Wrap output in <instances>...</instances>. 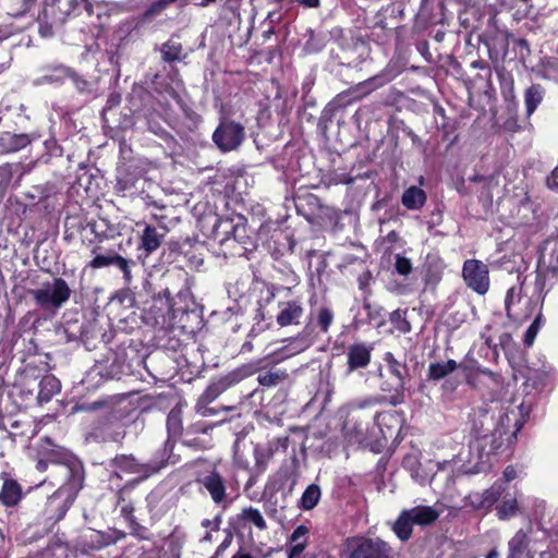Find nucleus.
Segmentation results:
<instances>
[{"instance_id": "26", "label": "nucleus", "mask_w": 558, "mask_h": 558, "mask_svg": "<svg viewBox=\"0 0 558 558\" xmlns=\"http://www.w3.org/2000/svg\"><path fill=\"white\" fill-rule=\"evenodd\" d=\"M425 202L426 194L417 186H410L403 192L401 197L402 205L410 210H417L422 208Z\"/></svg>"}, {"instance_id": "30", "label": "nucleus", "mask_w": 558, "mask_h": 558, "mask_svg": "<svg viewBox=\"0 0 558 558\" xmlns=\"http://www.w3.org/2000/svg\"><path fill=\"white\" fill-rule=\"evenodd\" d=\"M544 89L541 85H532L524 93V101L526 105L527 114H532L537 106L542 102Z\"/></svg>"}, {"instance_id": "43", "label": "nucleus", "mask_w": 558, "mask_h": 558, "mask_svg": "<svg viewBox=\"0 0 558 558\" xmlns=\"http://www.w3.org/2000/svg\"><path fill=\"white\" fill-rule=\"evenodd\" d=\"M271 453L268 450L262 448H255L254 458H255V466L259 472H264L266 470L267 462L270 458Z\"/></svg>"}, {"instance_id": "64", "label": "nucleus", "mask_w": 558, "mask_h": 558, "mask_svg": "<svg viewBox=\"0 0 558 558\" xmlns=\"http://www.w3.org/2000/svg\"><path fill=\"white\" fill-rule=\"evenodd\" d=\"M498 557V553L496 550H492L487 556L486 558H497Z\"/></svg>"}, {"instance_id": "8", "label": "nucleus", "mask_w": 558, "mask_h": 558, "mask_svg": "<svg viewBox=\"0 0 558 558\" xmlns=\"http://www.w3.org/2000/svg\"><path fill=\"white\" fill-rule=\"evenodd\" d=\"M196 483L199 485L201 489L208 493L216 505H225L227 500V482L216 469L199 474L196 477Z\"/></svg>"}, {"instance_id": "49", "label": "nucleus", "mask_w": 558, "mask_h": 558, "mask_svg": "<svg viewBox=\"0 0 558 558\" xmlns=\"http://www.w3.org/2000/svg\"><path fill=\"white\" fill-rule=\"evenodd\" d=\"M384 400H386V398H384V397H368L365 400L361 401L357 407L361 409L366 408V407H372L377 403H380Z\"/></svg>"}, {"instance_id": "32", "label": "nucleus", "mask_w": 558, "mask_h": 558, "mask_svg": "<svg viewBox=\"0 0 558 558\" xmlns=\"http://www.w3.org/2000/svg\"><path fill=\"white\" fill-rule=\"evenodd\" d=\"M183 47L181 43L174 39H169L161 46V57L165 62H174L180 60Z\"/></svg>"}, {"instance_id": "29", "label": "nucleus", "mask_w": 558, "mask_h": 558, "mask_svg": "<svg viewBox=\"0 0 558 558\" xmlns=\"http://www.w3.org/2000/svg\"><path fill=\"white\" fill-rule=\"evenodd\" d=\"M320 497V487L316 484H311L302 494V497L299 501V508L303 510H312L317 506Z\"/></svg>"}, {"instance_id": "23", "label": "nucleus", "mask_w": 558, "mask_h": 558, "mask_svg": "<svg viewBox=\"0 0 558 558\" xmlns=\"http://www.w3.org/2000/svg\"><path fill=\"white\" fill-rule=\"evenodd\" d=\"M116 539L97 531H89L87 534L82 536L80 546L82 547V551L86 553L87 548L89 549H99L105 546H108L114 543Z\"/></svg>"}, {"instance_id": "38", "label": "nucleus", "mask_w": 558, "mask_h": 558, "mask_svg": "<svg viewBox=\"0 0 558 558\" xmlns=\"http://www.w3.org/2000/svg\"><path fill=\"white\" fill-rule=\"evenodd\" d=\"M496 510L497 515L500 520H506L513 517L518 510L517 499L510 498L504 500L500 505L497 506Z\"/></svg>"}, {"instance_id": "28", "label": "nucleus", "mask_w": 558, "mask_h": 558, "mask_svg": "<svg viewBox=\"0 0 558 558\" xmlns=\"http://www.w3.org/2000/svg\"><path fill=\"white\" fill-rule=\"evenodd\" d=\"M413 522L405 510H402L392 525V531L402 542L408 541L412 535Z\"/></svg>"}, {"instance_id": "11", "label": "nucleus", "mask_w": 558, "mask_h": 558, "mask_svg": "<svg viewBox=\"0 0 558 558\" xmlns=\"http://www.w3.org/2000/svg\"><path fill=\"white\" fill-rule=\"evenodd\" d=\"M242 378L240 372H232L227 374L226 376L220 377L216 381L211 383L203 395L198 398V400L203 403H211L215 399H217L223 391H226L231 386L239 383Z\"/></svg>"}, {"instance_id": "51", "label": "nucleus", "mask_w": 558, "mask_h": 558, "mask_svg": "<svg viewBox=\"0 0 558 558\" xmlns=\"http://www.w3.org/2000/svg\"><path fill=\"white\" fill-rule=\"evenodd\" d=\"M372 279V274L366 270L365 272H363L360 277H359V286L361 289H364L366 288L368 284H369V281Z\"/></svg>"}, {"instance_id": "35", "label": "nucleus", "mask_w": 558, "mask_h": 558, "mask_svg": "<svg viewBox=\"0 0 558 558\" xmlns=\"http://www.w3.org/2000/svg\"><path fill=\"white\" fill-rule=\"evenodd\" d=\"M239 517L242 521L254 524L259 531H264L267 529V523L263 514L256 508H244Z\"/></svg>"}, {"instance_id": "19", "label": "nucleus", "mask_w": 558, "mask_h": 558, "mask_svg": "<svg viewBox=\"0 0 558 558\" xmlns=\"http://www.w3.org/2000/svg\"><path fill=\"white\" fill-rule=\"evenodd\" d=\"M31 143V138L27 134H14L4 132L0 134V151L1 153H14Z\"/></svg>"}, {"instance_id": "9", "label": "nucleus", "mask_w": 558, "mask_h": 558, "mask_svg": "<svg viewBox=\"0 0 558 558\" xmlns=\"http://www.w3.org/2000/svg\"><path fill=\"white\" fill-rule=\"evenodd\" d=\"M387 364L389 372L397 378L393 391L395 393L388 398V403L396 407L404 402V374L407 366L398 361L392 353L387 352L384 359Z\"/></svg>"}, {"instance_id": "57", "label": "nucleus", "mask_w": 558, "mask_h": 558, "mask_svg": "<svg viewBox=\"0 0 558 558\" xmlns=\"http://www.w3.org/2000/svg\"><path fill=\"white\" fill-rule=\"evenodd\" d=\"M393 388H395V385H389L388 383L381 384V390L390 393L389 398L395 393Z\"/></svg>"}, {"instance_id": "40", "label": "nucleus", "mask_w": 558, "mask_h": 558, "mask_svg": "<svg viewBox=\"0 0 558 558\" xmlns=\"http://www.w3.org/2000/svg\"><path fill=\"white\" fill-rule=\"evenodd\" d=\"M333 322V313L328 307H320L317 314V324L323 332L329 330L330 325Z\"/></svg>"}, {"instance_id": "17", "label": "nucleus", "mask_w": 558, "mask_h": 558, "mask_svg": "<svg viewBox=\"0 0 558 558\" xmlns=\"http://www.w3.org/2000/svg\"><path fill=\"white\" fill-rule=\"evenodd\" d=\"M211 428L213 426L205 422L193 423L184 430L182 442L187 447L205 449L207 447L206 441L197 437V435H206Z\"/></svg>"}, {"instance_id": "25", "label": "nucleus", "mask_w": 558, "mask_h": 558, "mask_svg": "<svg viewBox=\"0 0 558 558\" xmlns=\"http://www.w3.org/2000/svg\"><path fill=\"white\" fill-rule=\"evenodd\" d=\"M22 498V489L14 480H5L0 492V501L7 506H15Z\"/></svg>"}, {"instance_id": "59", "label": "nucleus", "mask_w": 558, "mask_h": 558, "mask_svg": "<svg viewBox=\"0 0 558 558\" xmlns=\"http://www.w3.org/2000/svg\"><path fill=\"white\" fill-rule=\"evenodd\" d=\"M47 466H48L47 462L43 461V460L38 461L37 465H36L37 470L40 471V472L46 471Z\"/></svg>"}, {"instance_id": "46", "label": "nucleus", "mask_w": 558, "mask_h": 558, "mask_svg": "<svg viewBox=\"0 0 558 558\" xmlns=\"http://www.w3.org/2000/svg\"><path fill=\"white\" fill-rule=\"evenodd\" d=\"M538 329H536L533 325H531L525 335H524V344L531 347L534 343V340L538 333Z\"/></svg>"}, {"instance_id": "47", "label": "nucleus", "mask_w": 558, "mask_h": 558, "mask_svg": "<svg viewBox=\"0 0 558 558\" xmlns=\"http://www.w3.org/2000/svg\"><path fill=\"white\" fill-rule=\"evenodd\" d=\"M546 182L550 190L558 191V166L551 171V174L547 178Z\"/></svg>"}, {"instance_id": "15", "label": "nucleus", "mask_w": 558, "mask_h": 558, "mask_svg": "<svg viewBox=\"0 0 558 558\" xmlns=\"http://www.w3.org/2000/svg\"><path fill=\"white\" fill-rule=\"evenodd\" d=\"M277 324L281 327L296 325L303 315V307L298 300L279 303Z\"/></svg>"}, {"instance_id": "62", "label": "nucleus", "mask_w": 558, "mask_h": 558, "mask_svg": "<svg viewBox=\"0 0 558 558\" xmlns=\"http://www.w3.org/2000/svg\"><path fill=\"white\" fill-rule=\"evenodd\" d=\"M37 558H54V555L51 550H45Z\"/></svg>"}, {"instance_id": "48", "label": "nucleus", "mask_w": 558, "mask_h": 558, "mask_svg": "<svg viewBox=\"0 0 558 558\" xmlns=\"http://www.w3.org/2000/svg\"><path fill=\"white\" fill-rule=\"evenodd\" d=\"M305 548L304 543L293 545L289 550V558H302V553Z\"/></svg>"}, {"instance_id": "13", "label": "nucleus", "mask_w": 558, "mask_h": 558, "mask_svg": "<svg viewBox=\"0 0 558 558\" xmlns=\"http://www.w3.org/2000/svg\"><path fill=\"white\" fill-rule=\"evenodd\" d=\"M166 235V228L160 230L154 226L144 223V229L140 236V250H144L146 256L156 252L162 244Z\"/></svg>"}, {"instance_id": "42", "label": "nucleus", "mask_w": 558, "mask_h": 558, "mask_svg": "<svg viewBox=\"0 0 558 558\" xmlns=\"http://www.w3.org/2000/svg\"><path fill=\"white\" fill-rule=\"evenodd\" d=\"M395 269L399 275L408 276L412 271V263L408 257L397 254Z\"/></svg>"}, {"instance_id": "12", "label": "nucleus", "mask_w": 558, "mask_h": 558, "mask_svg": "<svg viewBox=\"0 0 558 558\" xmlns=\"http://www.w3.org/2000/svg\"><path fill=\"white\" fill-rule=\"evenodd\" d=\"M372 350L373 348L371 345H366L364 343H354L350 345L347 351V373L350 374L359 368L367 367L371 363Z\"/></svg>"}, {"instance_id": "55", "label": "nucleus", "mask_w": 558, "mask_h": 558, "mask_svg": "<svg viewBox=\"0 0 558 558\" xmlns=\"http://www.w3.org/2000/svg\"><path fill=\"white\" fill-rule=\"evenodd\" d=\"M296 2L306 8H318L320 4L319 0H296Z\"/></svg>"}, {"instance_id": "20", "label": "nucleus", "mask_w": 558, "mask_h": 558, "mask_svg": "<svg viewBox=\"0 0 558 558\" xmlns=\"http://www.w3.org/2000/svg\"><path fill=\"white\" fill-rule=\"evenodd\" d=\"M375 423L385 438L390 437L400 426L401 420L398 412L385 411L375 415Z\"/></svg>"}, {"instance_id": "7", "label": "nucleus", "mask_w": 558, "mask_h": 558, "mask_svg": "<svg viewBox=\"0 0 558 558\" xmlns=\"http://www.w3.org/2000/svg\"><path fill=\"white\" fill-rule=\"evenodd\" d=\"M462 276L466 286L478 294H485L489 289L488 266L477 259H468L463 264Z\"/></svg>"}, {"instance_id": "41", "label": "nucleus", "mask_w": 558, "mask_h": 558, "mask_svg": "<svg viewBox=\"0 0 558 558\" xmlns=\"http://www.w3.org/2000/svg\"><path fill=\"white\" fill-rule=\"evenodd\" d=\"M463 507H471L474 510H486L482 493H471L463 498Z\"/></svg>"}, {"instance_id": "16", "label": "nucleus", "mask_w": 558, "mask_h": 558, "mask_svg": "<svg viewBox=\"0 0 558 558\" xmlns=\"http://www.w3.org/2000/svg\"><path fill=\"white\" fill-rule=\"evenodd\" d=\"M538 269L558 275V241L547 240L538 258Z\"/></svg>"}, {"instance_id": "31", "label": "nucleus", "mask_w": 558, "mask_h": 558, "mask_svg": "<svg viewBox=\"0 0 558 558\" xmlns=\"http://www.w3.org/2000/svg\"><path fill=\"white\" fill-rule=\"evenodd\" d=\"M288 379V373L282 369L269 371L259 374L257 381L260 386L271 388L280 385Z\"/></svg>"}, {"instance_id": "1", "label": "nucleus", "mask_w": 558, "mask_h": 558, "mask_svg": "<svg viewBox=\"0 0 558 558\" xmlns=\"http://www.w3.org/2000/svg\"><path fill=\"white\" fill-rule=\"evenodd\" d=\"M471 433L475 440L471 445L478 451L480 458L489 457L502 446V435L506 433L504 426H499L495 417L485 408L472 409L469 414Z\"/></svg>"}, {"instance_id": "50", "label": "nucleus", "mask_w": 558, "mask_h": 558, "mask_svg": "<svg viewBox=\"0 0 558 558\" xmlns=\"http://www.w3.org/2000/svg\"><path fill=\"white\" fill-rule=\"evenodd\" d=\"M292 344L294 345L293 351L289 352L287 355L300 353L308 347V343H306L303 339H295Z\"/></svg>"}, {"instance_id": "14", "label": "nucleus", "mask_w": 558, "mask_h": 558, "mask_svg": "<svg viewBox=\"0 0 558 558\" xmlns=\"http://www.w3.org/2000/svg\"><path fill=\"white\" fill-rule=\"evenodd\" d=\"M523 283L524 280L520 282L519 286H513L508 289L506 299H505V307L507 312V316L513 320H522L530 317L532 310H526L524 313H520L515 310V305L520 303L523 295Z\"/></svg>"}, {"instance_id": "45", "label": "nucleus", "mask_w": 558, "mask_h": 558, "mask_svg": "<svg viewBox=\"0 0 558 558\" xmlns=\"http://www.w3.org/2000/svg\"><path fill=\"white\" fill-rule=\"evenodd\" d=\"M209 403H203L199 400H197L195 410L196 413L202 417L213 416L218 413V411L214 408L208 407Z\"/></svg>"}, {"instance_id": "3", "label": "nucleus", "mask_w": 558, "mask_h": 558, "mask_svg": "<svg viewBox=\"0 0 558 558\" xmlns=\"http://www.w3.org/2000/svg\"><path fill=\"white\" fill-rule=\"evenodd\" d=\"M345 558H391V546L377 536H352L344 542Z\"/></svg>"}, {"instance_id": "33", "label": "nucleus", "mask_w": 558, "mask_h": 558, "mask_svg": "<svg viewBox=\"0 0 558 558\" xmlns=\"http://www.w3.org/2000/svg\"><path fill=\"white\" fill-rule=\"evenodd\" d=\"M66 473L69 475L68 487L71 492L77 493L83 487L84 482V470L80 464H74L72 466L66 468Z\"/></svg>"}, {"instance_id": "63", "label": "nucleus", "mask_w": 558, "mask_h": 558, "mask_svg": "<svg viewBox=\"0 0 558 558\" xmlns=\"http://www.w3.org/2000/svg\"><path fill=\"white\" fill-rule=\"evenodd\" d=\"M252 349H253V344L248 341L245 342L242 347V350H244V351H252Z\"/></svg>"}, {"instance_id": "6", "label": "nucleus", "mask_w": 558, "mask_h": 558, "mask_svg": "<svg viewBox=\"0 0 558 558\" xmlns=\"http://www.w3.org/2000/svg\"><path fill=\"white\" fill-rule=\"evenodd\" d=\"M387 82L388 81L383 78V76L380 75L367 78L364 82L359 83L353 87H350L347 90L339 93L333 98L332 104L338 108H344L354 101L363 99L375 89L385 85Z\"/></svg>"}, {"instance_id": "61", "label": "nucleus", "mask_w": 558, "mask_h": 558, "mask_svg": "<svg viewBox=\"0 0 558 558\" xmlns=\"http://www.w3.org/2000/svg\"><path fill=\"white\" fill-rule=\"evenodd\" d=\"M204 526H209L211 525L214 530H218V523L217 522H211L210 520L206 519L203 521L202 523Z\"/></svg>"}, {"instance_id": "5", "label": "nucleus", "mask_w": 558, "mask_h": 558, "mask_svg": "<svg viewBox=\"0 0 558 558\" xmlns=\"http://www.w3.org/2000/svg\"><path fill=\"white\" fill-rule=\"evenodd\" d=\"M244 138V126L241 123L229 119H223L213 133L214 143L223 153L239 148Z\"/></svg>"}, {"instance_id": "21", "label": "nucleus", "mask_w": 558, "mask_h": 558, "mask_svg": "<svg viewBox=\"0 0 558 558\" xmlns=\"http://www.w3.org/2000/svg\"><path fill=\"white\" fill-rule=\"evenodd\" d=\"M61 389V384L57 377L51 374L44 376L39 383V391L37 400L39 403H45L51 400Z\"/></svg>"}, {"instance_id": "56", "label": "nucleus", "mask_w": 558, "mask_h": 558, "mask_svg": "<svg viewBox=\"0 0 558 558\" xmlns=\"http://www.w3.org/2000/svg\"><path fill=\"white\" fill-rule=\"evenodd\" d=\"M533 325L536 329H541V327L544 325V318H543V315L539 313L535 319L533 320V323L531 324Z\"/></svg>"}, {"instance_id": "53", "label": "nucleus", "mask_w": 558, "mask_h": 558, "mask_svg": "<svg viewBox=\"0 0 558 558\" xmlns=\"http://www.w3.org/2000/svg\"><path fill=\"white\" fill-rule=\"evenodd\" d=\"M517 477V471L513 466L509 465L504 471V478L506 482H510Z\"/></svg>"}, {"instance_id": "2", "label": "nucleus", "mask_w": 558, "mask_h": 558, "mask_svg": "<svg viewBox=\"0 0 558 558\" xmlns=\"http://www.w3.org/2000/svg\"><path fill=\"white\" fill-rule=\"evenodd\" d=\"M36 305L48 313L56 314L72 295L68 282L61 277L43 282L38 288L29 291Z\"/></svg>"}, {"instance_id": "58", "label": "nucleus", "mask_w": 558, "mask_h": 558, "mask_svg": "<svg viewBox=\"0 0 558 558\" xmlns=\"http://www.w3.org/2000/svg\"><path fill=\"white\" fill-rule=\"evenodd\" d=\"M232 558H254L251 554L244 551H238L232 556Z\"/></svg>"}, {"instance_id": "39", "label": "nucleus", "mask_w": 558, "mask_h": 558, "mask_svg": "<svg viewBox=\"0 0 558 558\" xmlns=\"http://www.w3.org/2000/svg\"><path fill=\"white\" fill-rule=\"evenodd\" d=\"M135 263L133 260L126 259L120 254H118L114 257V264L112 266H116L118 269H120L123 274V279L125 284H130L132 282V272H131V265H134Z\"/></svg>"}, {"instance_id": "10", "label": "nucleus", "mask_w": 558, "mask_h": 558, "mask_svg": "<svg viewBox=\"0 0 558 558\" xmlns=\"http://www.w3.org/2000/svg\"><path fill=\"white\" fill-rule=\"evenodd\" d=\"M126 435L124 425L118 421L100 423L89 433L87 439L96 442L113 441L121 444Z\"/></svg>"}, {"instance_id": "34", "label": "nucleus", "mask_w": 558, "mask_h": 558, "mask_svg": "<svg viewBox=\"0 0 558 558\" xmlns=\"http://www.w3.org/2000/svg\"><path fill=\"white\" fill-rule=\"evenodd\" d=\"M81 4H84L86 12L93 14L92 0H57V7L61 13L69 15L74 12Z\"/></svg>"}, {"instance_id": "54", "label": "nucleus", "mask_w": 558, "mask_h": 558, "mask_svg": "<svg viewBox=\"0 0 558 558\" xmlns=\"http://www.w3.org/2000/svg\"><path fill=\"white\" fill-rule=\"evenodd\" d=\"M306 533L307 529L303 525H300L293 531L291 535V541L296 542L301 536H304Z\"/></svg>"}, {"instance_id": "18", "label": "nucleus", "mask_w": 558, "mask_h": 558, "mask_svg": "<svg viewBox=\"0 0 558 558\" xmlns=\"http://www.w3.org/2000/svg\"><path fill=\"white\" fill-rule=\"evenodd\" d=\"M407 514L414 524L430 525L439 518V511L430 506H416L411 509H405Z\"/></svg>"}, {"instance_id": "36", "label": "nucleus", "mask_w": 558, "mask_h": 558, "mask_svg": "<svg viewBox=\"0 0 558 558\" xmlns=\"http://www.w3.org/2000/svg\"><path fill=\"white\" fill-rule=\"evenodd\" d=\"M99 247L93 248V254H95L94 258L89 262V267L93 269H99L104 267H109L114 264V257L118 255L116 252H108L106 254H96V251Z\"/></svg>"}, {"instance_id": "24", "label": "nucleus", "mask_w": 558, "mask_h": 558, "mask_svg": "<svg viewBox=\"0 0 558 558\" xmlns=\"http://www.w3.org/2000/svg\"><path fill=\"white\" fill-rule=\"evenodd\" d=\"M527 543L526 533L519 530L508 543L509 554L507 558H530Z\"/></svg>"}, {"instance_id": "27", "label": "nucleus", "mask_w": 558, "mask_h": 558, "mask_svg": "<svg viewBox=\"0 0 558 558\" xmlns=\"http://www.w3.org/2000/svg\"><path fill=\"white\" fill-rule=\"evenodd\" d=\"M457 368L458 363L454 360L430 363L428 366L427 378L430 380H440L454 372Z\"/></svg>"}, {"instance_id": "44", "label": "nucleus", "mask_w": 558, "mask_h": 558, "mask_svg": "<svg viewBox=\"0 0 558 558\" xmlns=\"http://www.w3.org/2000/svg\"><path fill=\"white\" fill-rule=\"evenodd\" d=\"M56 72H57L56 75H47L44 77V80L47 82H54V81H60L64 77H71L72 80L77 81V75L73 71H71L69 68L60 66L56 70Z\"/></svg>"}, {"instance_id": "4", "label": "nucleus", "mask_w": 558, "mask_h": 558, "mask_svg": "<svg viewBox=\"0 0 558 558\" xmlns=\"http://www.w3.org/2000/svg\"><path fill=\"white\" fill-rule=\"evenodd\" d=\"M163 466L165 463H140L132 454H119L109 461V468L113 470L114 476L121 477V473L134 474L137 475V482L158 473Z\"/></svg>"}, {"instance_id": "60", "label": "nucleus", "mask_w": 558, "mask_h": 558, "mask_svg": "<svg viewBox=\"0 0 558 558\" xmlns=\"http://www.w3.org/2000/svg\"><path fill=\"white\" fill-rule=\"evenodd\" d=\"M398 328L402 332H408V331H410V324L405 320H402L401 326H399Z\"/></svg>"}, {"instance_id": "52", "label": "nucleus", "mask_w": 558, "mask_h": 558, "mask_svg": "<svg viewBox=\"0 0 558 558\" xmlns=\"http://www.w3.org/2000/svg\"><path fill=\"white\" fill-rule=\"evenodd\" d=\"M480 373L487 376L495 385H499L500 384V376L495 374L494 372L487 369V368H484V369H480Z\"/></svg>"}, {"instance_id": "22", "label": "nucleus", "mask_w": 558, "mask_h": 558, "mask_svg": "<svg viewBox=\"0 0 558 558\" xmlns=\"http://www.w3.org/2000/svg\"><path fill=\"white\" fill-rule=\"evenodd\" d=\"M167 430H168V441L166 446H172L171 440L177 439L178 437L184 434L182 426V410L180 407L173 408L167 417Z\"/></svg>"}, {"instance_id": "37", "label": "nucleus", "mask_w": 558, "mask_h": 558, "mask_svg": "<svg viewBox=\"0 0 558 558\" xmlns=\"http://www.w3.org/2000/svg\"><path fill=\"white\" fill-rule=\"evenodd\" d=\"M505 489L506 488L502 483L496 482L492 487L482 493L486 510L490 509L492 506L501 497Z\"/></svg>"}]
</instances>
